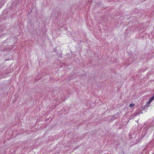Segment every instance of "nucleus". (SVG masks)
Masks as SVG:
<instances>
[{"mask_svg":"<svg viewBox=\"0 0 154 154\" xmlns=\"http://www.w3.org/2000/svg\"><path fill=\"white\" fill-rule=\"evenodd\" d=\"M154 100V95L149 100H150V101L151 102H152Z\"/></svg>","mask_w":154,"mask_h":154,"instance_id":"f257e3e1","label":"nucleus"},{"mask_svg":"<svg viewBox=\"0 0 154 154\" xmlns=\"http://www.w3.org/2000/svg\"><path fill=\"white\" fill-rule=\"evenodd\" d=\"M134 103H131L129 105V106L130 107H133L134 106Z\"/></svg>","mask_w":154,"mask_h":154,"instance_id":"f03ea898","label":"nucleus"},{"mask_svg":"<svg viewBox=\"0 0 154 154\" xmlns=\"http://www.w3.org/2000/svg\"><path fill=\"white\" fill-rule=\"evenodd\" d=\"M151 101L149 100L146 103V105H149L151 103Z\"/></svg>","mask_w":154,"mask_h":154,"instance_id":"7ed1b4c3","label":"nucleus"}]
</instances>
